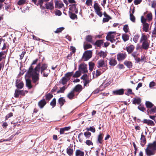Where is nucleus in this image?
I'll return each mask as SVG.
<instances>
[{
  "label": "nucleus",
  "mask_w": 156,
  "mask_h": 156,
  "mask_svg": "<svg viewBox=\"0 0 156 156\" xmlns=\"http://www.w3.org/2000/svg\"><path fill=\"white\" fill-rule=\"evenodd\" d=\"M38 60V59H37L33 61L27 72L28 76H32V80L34 83L37 82L39 80V74L41 65L40 63H39L34 69L32 65L36 64Z\"/></svg>",
  "instance_id": "1"
},
{
  "label": "nucleus",
  "mask_w": 156,
  "mask_h": 156,
  "mask_svg": "<svg viewBox=\"0 0 156 156\" xmlns=\"http://www.w3.org/2000/svg\"><path fill=\"white\" fill-rule=\"evenodd\" d=\"M115 32H109L106 37V39L110 41L112 43H114L115 41V36L116 35Z\"/></svg>",
  "instance_id": "2"
},
{
  "label": "nucleus",
  "mask_w": 156,
  "mask_h": 156,
  "mask_svg": "<svg viewBox=\"0 0 156 156\" xmlns=\"http://www.w3.org/2000/svg\"><path fill=\"white\" fill-rule=\"evenodd\" d=\"M92 56V51H86L83 53L82 59L84 61H87Z\"/></svg>",
  "instance_id": "3"
},
{
  "label": "nucleus",
  "mask_w": 156,
  "mask_h": 156,
  "mask_svg": "<svg viewBox=\"0 0 156 156\" xmlns=\"http://www.w3.org/2000/svg\"><path fill=\"white\" fill-rule=\"evenodd\" d=\"M79 69L82 73H87L88 71L87 65L84 64H81L79 65Z\"/></svg>",
  "instance_id": "4"
},
{
  "label": "nucleus",
  "mask_w": 156,
  "mask_h": 156,
  "mask_svg": "<svg viewBox=\"0 0 156 156\" xmlns=\"http://www.w3.org/2000/svg\"><path fill=\"white\" fill-rule=\"evenodd\" d=\"M126 57L125 53H119L117 55V59L119 61L124 60Z\"/></svg>",
  "instance_id": "5"
},
{
  "label": "nucleus",
  "mask_w": 156,
  "mask_h": 156,
  "mask_svg": "<svg viewBox=\"0 0 156 156\" xmlns=\"http://www.w3.org/2000/svg\"><path fill=\"white\" fill-rule=\"evenodd\" d=\"M97 67L98 68L105 67L106 66L107 64L103 60L98 61L97 63Z\"/></svg>",
  "instance_id": "6"
},
{
  "label": "nucleus",
  "mask_w": 156,
  "mask_h": 156,
  "mask_svg": "<svg viewBox=\"0 0 156 156\" xmlns=\"http://www.w3.org/2000/svg\"><path fill=\"white\" fill-rule=\"evenodd\" d=\"M143 122L144 123L147 124L149 126H153L155 125L153 121L149 119H144L143 121Z\"/></svg>",
  "instance_id": "7"
},
{
  "label": "nucleus",
  "mask_w": 156,
  "mask_h": 156,
  "mask_svg": "<svg viewBox=\"0 0 156 156\" xmlns=\"http://www.w3.org/2000/svg\"><path fill=\"white\" fill-rule=\"evenodd\" d=\"M148 41H149L148 40L147 36L144 34H142V36L140 39V42L141 43Z\"/></svg>",
  "instance_id": "8"
},
{
  "label": "nucleus",
  "mask_w": 156,
  "mask_h": 156,
  "mask_svg": "<svg viewBox=\"0 0 156 156\" xmlns=\"http://www.w3.org/2000/svg\"><path fill=\"white\" fill-rule=\"evenodd\" d=\"M147 112L148 114H153L156 113V107H154L151 108V109H148L147 110Z\"/></svg>",
  "instance_id": "9"
},
{
  "label": "nucleus",
  "mask_w": 156,
  "mask_h": 156,
  "mask_svg": "<svg viewBox=\"0 0 156 156\" xmlns=\"http://www.w3.org/2000/svg\"><path fill=\"white\" fill-rule=\"evenodd\" d=\"M124 90L122 89L114 90L113 91V93L115 95H122L124 93Z\"/></svg>",
  "instance_id": "10"
},
{
  "label": "nucleus",
  "mask_w": 156,
  "mask_h": 156,
  "mask_svg": "<svg viewBox=\"0 0 156 156\" xmlns=\"http://www.w3.org/2000/svg\"><path fill=\"white\" fill-rule=\"evenodd\" d=\"M46 8L47 9H52L54 8L53 3L52 2H50L45 4Z\"/></svg>",
  "instance_id": "11"
},
{
  "label": "nucleus",
  "mask_w": 156,
  "mask_h": 156,
  "mask_svg": "<svg viewBox=\"0 0 156 156\" xmlns=\"http://www.w3.org/2000/svg\"><path fill=\"white\" fill-rule=\"evenodd\" d=\"M142 43V48L144 49L147 50L150 44L149 41Z\"/></svg>",
  "instance_id": "12"
},
{
  "label": "nucleus",
  "mask_w": 156,
  "mask_h": 156,
  "mask_svg": "<svg viewBox=\"0 0 156 156\" xmlns=\"http://www.w3.org/2000/svg\"><path fill=\"white\" fill-rule=\"evenodd\" d=\"M140 140L141 144L142 147H143L146 143V140L144 135L143 134L141 135Z\"/></svg>",
  "instance_id": "13"
},
{
  "label": "nucleus",
  "mask_w": 156,
  "mask_h": 156,
  "mask_svg": "<svg viewBox=\"0 0 156 156\" xmlns=\"http://www.w3.org/2000/svg\"><path fill=\"white\" fill-rule=\"evenodd\" d=\"M104 15L105 17V18H103V21L104 22H108L109 20L111 19V18L105 12L104 13Z\"/></svg>",
  "instance_id": "14"
},
{
  "label": "nucleus",
  "mask_w": 156,
  "mask_h": 156,
  "mask_svg": "<svg viewBox=\"0 0 156 156\" xmlns=\"http://www.w3.org/2000/svg\"><path fill=\"white\" fill-rule=\"evenodd\" d=\"M55 8H57L59 9L62 8L64 6V4L63 3H59L58 1H55Z\"/></svg>",
  "instance_id": "15"
},
{
  "label": "nucleus",
  "mask_w": 156,
  "mask_h": 156,
  "mask_svg": "<svg viewBox=\"0 0 156 156\" xmlns=\"http://www.w3.org/2000/svg\"><path fill=\"white\" fill-rule=\"evenodd\" d=\"M46 104V101L44 99L38 102V105L41 108H42Z\"/></svg>",
  "instance_id": "16"
},
{
  "label": "nucleus",
  "mask_w": 156,
  "mask_h": 156,
  "mask_svg": "<svg viewBox=\"0 0 156 156\" xmlns=\"http://www.w3.org/2000/svg\"><path fill=\"white\" fill-rule=\"evenodd\" d=\"M134 48V46L133 45H130L126 47V50L128 52L130 53L132 52Z\"/></svg>",
  "instance_id": "17"
},
{
  "label": "nucleus",
  "mask_w": 156,
  "mask_h": 156,
  "mask_svg": "<svg viewBox=\"0 0 156 156\" xmlns=\"http://www.w3.org/2000/svg\"><path fill=\"white\" fill-rule=\"evenodd\" d=\"M82 90V86L81 85L78 84L74 88V90L76 92H80Z\"/></svg>",
  "instance_id": "18"
},
{
  "label": "nucleus",
  "mask_w": 156,
  "mask_h": 156,
  "mask_svg": "<svg viewBox=\"0 0 156 156\" xmlns=\"http://www.w3.org/2000/svg\"><path fill=\"white\" fill-rule=\"evenodd\" d=\"M143 30L145 32H148V31L149 24L147 23H144V24H143Z\"/></svg>",
  "instance_id": "19"
},
{
  "label": "nucleus",
  "mask_w": 156,
  "mask_h": 156,
  "mask_svg": "<svg viewBox=\"0 0 156 156\" xmlns=\"http://www.w3.org/2000/svg\"><path fill=\"white\" fill-rule=\"evenodd\" d=\"M84 152L79 150H76V156H84Z\"/></svg>",
  "instance_id": "20"
},
{
  "label": "nucleus",
  "mask_w": 156,
  "mask_h": 156,
  "mask_svg": "<svg viewBox=\"0 0 156 156\" xmlns=\"http://www.w3.org/2000/svg\"><path fill=\"white\" fill-rule=\"evenodd\" d=\"M26 85L27 87L29 89H30L32 86L31 80L28 79H26Z\"/></svg>",
  "instance_id": "21"
},
{
  "label": "nucleus",
  "mask_w": 156,
  "mask_h": 156,
  "mask_svg": "<svg viewBox=\"0 0 156 156\" xmlns=\"http://www.w3.org/2000/svg\"><path fill=\"white\" fill-rule=\"evenodd\" d=\"M124 64L129 68H131L132 66V64L131 62L126 61L124 62Z\"/></svg>",
  "instance_id": "22"
},
{
  "label": "nucleus",
  "mask_w": 156,
  "mask_h": 156,
  "mask_svg": "<svg viewBox=\"0 0 156 156\" xmlns=\"http://www.w3.org/2000/svg\"><path fill=\"white\" fill-rule=\"evenodd\" d=\"M74 96V91H72L69 93L67 95V97L70 99H72L73 98Z\"/></svg>",
  "instance_id": "23"
},
{
  "label": "nucleus",
  "mask_w": 156,
  "mask_h": 156,
  "mask_svg": "<svg viewBox=\"0 0 156 156\" xmlns=\"http://www.w3.org/2000/svg\"><path fill=\"white\" fill-rule=\"evenodd\" d=\"M122 37L124 41L125 42L129 40V36L126 34H122Z\"/></svg>",
  "instance_id": "24"
},
{
  "label": "nucleus",
  "mask_w": 156,
  "mask_h": 156,
  "mask_svg": "<svg viewBox=\"0 0 156 156\" xmlns=\"http://www.w3.org/2000/svg\"><path fill=\"white\" fill-rule=\"evenodd\" d=\"M47 65L46 64H44L42 65L41 67V74L43 73V71L45 70L46 69H47Z\"/></svg>",
  "instance_id": "25"
},
{
  "label": "nucleus",
  "mask_w": 156,
  "mask_h": 156,
  "mask_svg": "<svg viewBox=\"0 0 156 156\" xmlns=\"http://www.w3.org/2000/svg\"><path fill=\"white\" fill-rule=\"evenodd\" d=\"M58 102L61 105V107L64 104L65 100L62 97H61L59 98L58 100Z\"/></svg>",
  "instance_id": "26"
},
{
  "label": "nucleus",
  "mask_w": 156,
  "mask_h": 156,
  "mask_svg": "<svg viewBox=\"0 0 156 156\" xmlns=\"http://www.w3.org/2000/svg\"><path fill=\"white\" fill-rule=\"evenodd\" d=\"M147 108H151L154 106V105L151 102L146 101L145 103Z\"/></svg>",
  "instance_id": "27"
},
{
  "label": "nucleus",
  "mask_w": 156,
  "mask_h": 156,
  "mask_svg": "<svg viewBox=\"0 0 156 156\" xmlns=\"http://www.w3.org/2000/svg\"><path fill=\"white\" fill-rule=\"evenodd\" d=\"M50 72V70L48 69H46L44 71H43V73L42 74L44 76L47 77L48 76Z\"/></svg>",
  "instance_id": "28"
},
{
  "label": "nucleus",
  "mask_w": 156,
  "mask_h": 156,
  "mask_svg": "<svg viewBox=\"0 0 156 156\" xmlns=\"http://www.w3.org/2000/svg\"><path fill=\"white\" fill-rule=\"evenodd\" d=\"M69 80L68 79V78L64 76L62 79V83L63 85L65 84Z\"/></svg>",
  "instance_id": "29"
},
{
  "label": "nucleus",
  "mask_w": 156,
  "mask_h": 156,
  "mask_svg": "<svg viewBox=\"0 0 156 156\" xmlns=\"http://www.w3.org/2000/svg\"><path fill=\"white\" fill-rule=\"evenodd\" d=\"M89 69L90 71H92L94 66V64L92 62H90L89 63Z\"/></svg>",
  "instance_id": "30"
},
{
  "label": "nucleus",
  "mask_w": 156,
  "mask_h": 156,
  "mask_svg": "<svg viewBox=\"0 0 156 156\" xmlns=\"http://www.w3.org/2000/svg\"><path fill=\"white\" fill-rule=\"evenodd\" d=\"M141 102V100L140 98H134L133 103L134 104H139Z\"/></svg>",
  "instance_id": "31"
},
{
  "label": "nucleus",
  "mask_w": 156,
  "mask_h": 156,
  "mask_svg": "<svg viewBox=\"0 0 156 156\" xmlns=\"http://www.w3.org/2000/svg\"><path fill=\"white\" fill-rule=\"evenodd\" d=\"M109 64L111 66H114L116 64V61L114 59H111L109 62Z\"/></svg>",
  "instance_id": "32"
},
{
  "label": "nucleus",
  "mask_w": 156,
  "mask_h": 156,
  "mask_svg": "<svg viewBox=\"0 0 156 156\" xmlns=\"http://www.w3.org/2000/svg\"><path fill=\"white\" fill-rule=\"evenodd\" d=\"M73 72H68L65 74V76L69 80L70 77L73 75Z\"/></svg>",
  "instance_id": "33"
},
{
  "label": "nucleus",
  "mask_w": 156,
  "mask_h": 156,
  "mask_svg": "<svg viewBox=\"0 0 156 156\" xmlns=\"http://www.w3.org/2000/svg\"><path fill=\"white\" fill-rule=\"evenodd\" d=\"M94 8L95 10V11L101 10V7H100L98 4L97 3H95L94 5Z\"/></svg>",
  "instance_id": "34"
},
{
  "label": "nucleus",
  "mask_w": 156,
  "mask_h": 156,
  "mask_svg": "<svg viewBox=\"0 0 156 156\" xmlns=\"http://www.w3.org/2000/svg\"><path fill=\"white\" fill-rule=\"evenodd\" d=\"M103 138V135L102 133H100L98 137V142L100 144L102 143V140Z\"/></svg>",
  "instance_id": "35"
},
{
  "label": "nucleus",
  "mask_w": 156,
  "mask_h": 156,
  "mask_svg": "<svg viewBox=\"0 0 156 156\" xmlns=\"http://www.w3.org/2000/svg\"><path fill=\"white\" fill-rule=\"evenodd\" d=\"M98 55L101 57L104 58L106 57V54L105 52L104 51H101L98 53Z\"/></svg>",
  "instance_id": "36"
},
{
  "label": "nucleus",
  "mask_w": 156,
  "mask_h": 156,
  "mask_svg": "<svg viewBox=\"0 0 156 156\" xmlns=\"http://www.w3.org/2000/svg\"><path fill=\"white\" fill-rule=\"evenodd\" d=\"M92 38V36L90 35L87 36L86 37V41L90 42H92L93 41Z\"/></svg>",
  "instance_id": "37"
},
{
  "label": "nucleus",
  "mask_w": 156,
  "mask_h": 156,
  "mask_svg": "<svg viewBox=\"0 0 156 156\" xmlns=\"http://www.w3.org/2000/svg\"><path fill=\"white\" fill-rule=\"evenodd\" d=\"M22 91L19 90H16L14 94L15 97H18L20 94H22Z\"/></svg>",
  "instance_id": "38"
},
{
  "label": "nucleus",
  "mask_w": 156,
  "mask_h": 156,
  "mask_svg": "<svg viewBox=\"0 0 156 156\" xmlns=\"http://www.w3.org/2000/svg\"><path fill=\"white\" fill-rule=\"evenodd\" d=\"M67 153L69 156H71L73 155V150L70 148H68L67 149Z\"/></svg>",
  "instance_id": "39"
},
{
  "label": "nucleus",
  "mask_w": 156,
  "mask_h": 156,
  "mask_svg": "<svg viewBox=\"0 0 156 156\" xmlns=\"http://www.w3.org/2000/svg\"><path fill=\"white\" fill-rule=\"evenodd\" d=\"M103 42L102 40H99L96 41L95 43V44L98 47H100L101 45L103 43Z\"/></svg>",
  "instance_id": "40"
},
{
  "label": "nucleus",
  "mask_w": 156,
  "mask_h": 156,
  "mask_svg": "<svg viewBox=\"0 0 156 156\" xmlns=\"http://www.w3.org/2000/svg\"><path fill=\"white\" fill-rule=\"evenodd\" d=\"M86 129L87 131H90L93 133H94L95 132V129L94 127L93 126H90L89 128H87Z\"/></svg>",
  "instance_id": "41"
},
{
  "label": "nucleus",
  "mask_w": 156,
  "mask_h": 156,
  "mask_svg": "<svg viewBox=\"0 0 156 156\" xmlns=\"http://www.w3.org/2000/svg\"><path fill=\"white\" fill-rule=\"evenodd\" d=\"M80 72L79 71H77L73 75V77H79L81 75Z\"/></svg>",
  "instance_id": "42"
},
{
  "label": "nucleus",
  "mask_w": 156,
  "mask_h": 156,
  "mask_svg": "<svg viewBox=\"0 0 156 156\" xmlns=\"http://www.w3.org/2000/svg\"><path fill=\"white\" fill-rule=\"evenodd\" d=\"M53 97V95L50 94H48L45 96V99L47 100H49Z\"/></svg>",
  "instance_id": "43"
},
{
  "label": "nucleus",
  "mask_w": 156,
  "mask_h": 156,
  "mask_svg": "<svg viewBox=\"0 0 156 156\" xmlns=\"http://www.w3.org/2000/svg\"><path fill=\"white\" fill-rule=\"evenodd\" d=\"M139 37V35H135L133 38V40L136 43L138 41Z\"/></svg>",
  "instance_id": "44"
},
{
  "label": "nucleus",
  "mask_w": 156,
  "mask_h": 156,
  "mask_svg": "<svg viewBox=\"0 0 156 156\" xmlns=\"http://www.w3.org/2000/svg\"><path fill=\"white\" fill-rule=\"evenodd\" d=\"M84 134L86 138H88L91 135V133L89 132H86L84 133Z\"/></svg>",
  "instance_id": "45"
},
{
  "label": "nucleus",
  "mask_w": 156,
  "mask_h": 156,
  "mask_svg": "<svg viewBox=\"0 0 156 156\" xmlns=\"http://www.w3.org/2000/svg\"><path fill=\"white\" fill-rule=\"evenodd\" d=\"M56 100L55 98H54L51 102L50 105L52 107H54L56 105Z\"/></svg>",
  "instance_id": "46"
},
{
  "label": "nucleus",
  "mask_w": 156,
  "mask_h": 156,
  "mask_svg": "<svg viewBox=\"0 0 156 156\" xmlns=\"http://www.w3.org/2000/svg\"><path fill=\"white\" fill-rule=\"evenodd\" d=\"M66 88L64 86L60 88V90L57 91V93H63Z\"/></svg>",
  "instance_id": "47"
},
{
  "label": "nucleus",
  "mask_w": 156,
  "mask_h": 156,
  "mask_svg": "<svg viewBox=\"0 0 156 156\" xmlns=\"http://www.w3.org/2000/svg\"><path fill=\"white\" fill-rule=\"evenodd\" d=\"M64 28L63 27H61L58 28L55 31V33H58L61 32L64 29Z\"/></svg>",
  "instance_id": "48"
},
{
  "label": "nucleus",
  "mask_w": 156,
  "mask_h": 156,
  "mask_svg": "<svg viewBox=\"0 0 156 156\" xmlns=\"http://www.w3.org/2000/svg\"><path fill=\"white\" fill-rule=\"evenodd\" d=\"M130 20L133 22H134L135 21V17L133 14L131 13L130 14Z\"/></svg>",
  "instance_id": "49"
},
{
  "label": "nucleus",
  "mask_w": 156,
  "mask_h": 156,
  "mask_svg": "<svg viewBox=\"0 0 156 156\" xmlns=\"http://www.w3.org/2000/svg\"><path fill=\"white\" fill-rule=\"evenodd\" d=\"M92 0H87L86 4L87 6H90L92 5Z\"/></svg>",
  "instance_id": "50"
},
{
  "label": "nucleus",
  "mask_w": 156,
  "mask_h": 156,
  "mask_svg": "<svg viewBox=\"0 0 156 156\" xmlns=\"http://www.w3.org/2000/svg\"><path fill=\"white\" fill-rule=\"evenodd\" d=\"M147 17L148 20L149 21H150L152 20V14L151 13H149L147 14Z\"/></svg>",
  "instance_id": "51"
},
{
  "label": "nucleus",
  "mask_w": 156,
  "mask_h": 156,
  "mask_svg": "<svg viewBox=\"0 0 156 156\" xmlns=\"http://www.w3.org/2000/svg\"><path fill=\"white\" fill-rule=\"evenodd\" d=\"M92 48V45L90 44H86V45H84V49H87L88 48Z\"/></svg>",
  "instance_id": "52"
},
{
  "label": "nucleus",
  "mask_w": 156,
  "mask_h": 156,
  "mask_svg": "<svg viewBox=\"0 0 156 156\" xmlns=\"http://www.w3.org/2000/svg\"><path fill=\"white\" fill-rule=\"evenodd\" d=\"M101 11V10L95 11V12H96L97 14L100 17H101L102 15V13Z\"/></svg>",
  "instance_id": "53"
},
{
  "label": "nucleus",
  "mask_w": 156,
  "mask_h": 156,
  "mask_svg": "<svg viewBox=\"0 0 156 156\" xmlns=\"http://www.w3.org/2000/svg\"><path fill=\"white\" fill-rule=\"evenodd\" d=\"M129 30L128 26L127 25H125L123 27V30L126 32H128Z\"/></svg>",
  "instance_id": "54"
},
{
  "label": "nucleus",
  "mask_w": 156,
  "mask_h": 156,
  "mask_svg": "<svg viewBox=\"0 0 156 156\" xmlns=\"http://www.w3.org/2000/svg\"><path fill=\"white\" fill-rule=\"evenodd\" d=\"M23 86V82H20L17 85V87L18 88L21 89Z\"/></svg>",
  "instance_id": "55"
},
{
  "label": "nucleus",
  "mask_w": 156,
  "mask_h": 156,
  "mask_svg": "<svg viewBox=\"0 0 156 156\" xmlns=\"http://www.w3.org/2000/svg\"><path fill=\"white\" fill-rule=\"evenodd\" d=\"M141 22L143 24H144V23H146V21L147 20L145 19L144 16H141Z\"/></svg>",
  "instance_id": "56"
},
{
  "label": "nucleus",
  "mask_w": 156,
  "mask_h": 156,
  "mask_svg": "<svg viewBox=\"0 0 156 156\" xmlns=\"http://www.w3.org/2000/svg\"><path fill=\"white\" fill-rule=\"evenodd\" d=\"M138 108L140 111H142L143 112H144V111L145 110V109L144 107L141 105H140L138 107Z\"/></svg>",
  "instance_id": "57"
},
{
  "label": "nucleus",
  "mask_w": 156,
  "mask_h": 156,
  "mask_svg": "<svg viewBox=\"0 0 156 156\" xmlns=\"http://www.w3.org/2000/svg\"><path fill=\"white\" fill-rule=\"evenodd\" d=\"M25 2V0H20L18 2V4L19 5H21L24 4Z\"/></svg>",
  "instance_id": "58"
},
{
  "label": "nucleus",
  "mask_w": 156,
  "mask_h": 156,
  "mask_svg": "<svg viewBox=\"0 0 156 156\" xmlns=\"http://www.w3.org/2000/svg\"><path fill=\"white\" fill-rule=\"evenodd\" d=\"M70 17L72 19H75L77 18V16L74 13H72L70 15Z\"/></svg>",
  "instance_id": "59"
},
{
  "label": "nucleus",
  "mask_w": 156,
  "mask_h": 156,
  "mask_svg": "<svg viewBox=\"0 0 156 156\" xmlns=\"http://www.w3.org/2000/svg\"><path fill=\"white\" fill-rule=\"evenodd\" d=\"M86 143V144L88 145H93V143L90 140H87Z\"/></svg>",
  "instance_id": "60"
},
{
  "label": "nucleus",
  "mask_w": 156,
  "mask_h": 156,
  "mask_svg": "<svg viewBox=\"0 0 156 156\" xmlns=\"http://www.w3.org/2000/svg\"><path fill=\"white\" fill-rule=\"evenodd\" d=\"M155 83L153 81L151 82L150 83V84L149 85V87L150 88H152L155 85Z\"/></svg>",
  "instance_id": "61"
},
{
  "label": "nucleus",
  "mask_w": 156,
  "mask_h": 156,
  "mask_svg": "<svg viewBox=\"0 0 156 156\" xmlns=\"http://www.w3.org/2000/svg\"><path fill=\"white\" fill-rule=\"evenodd\" d=\"M55 14L56 15L60 16L62 14V12L60 10H57L55 11Z\"/></svg>",
  "instance_id": "62"
},
{
  "label": "nucleus",
  "mask_w": 156,
  "mask_h": 156,
  "mask_svg": "<svg viewBox=\"0 0 156 156\" xmlns=\"http://www.w3.org/2000/svg\"><path fill=\"white\" fill-rule=\"evenodd\" d=\"M101 74V72L98 70H97L96 72V76H100Z\"/></svg>",
  "instance_id": "63"
},
{
  "label": "nucleus",
  "mask_w": 156,
  "mask_h": 156,
  "mask_svg": "<svg viewBox=\"0 0 156 156\" xmlns=\"http://www.w3.org/2000/svg\"><path fill=\"white\" fill-rule=\"evenodd\" d=\"M156 6V1H154L152 2V7L154 8Z\"/></svg>",
  "instance_id": "64"
}]
</instances>
